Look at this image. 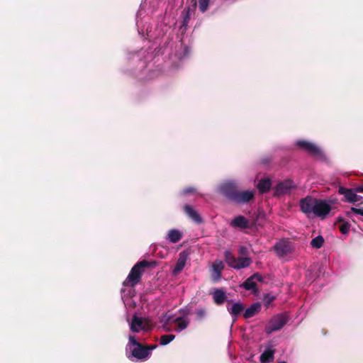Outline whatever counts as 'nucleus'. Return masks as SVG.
<instances>
[{
    "label": "nucleus",
    "instance_id": "nucleus-20",
    "mask_svg": "<svg viewBox=\"0 0 363 363\" xmlns=\"http://www.w3.org/2000/svg\"><path fill=\"white\" fill-rule=\"evenodd\" d=\"M182 233L177 229L169 230L167 234L166 239L172 242L177 243L182 238Z\"/></svg>",
    "mask_w": 363,
    "mask_h": 363
},
{
    "label": "nucleus",
    "instance_id": "nucleus-15",
    "mask_svg": "<svg viewBox=\"0 0 363 363\" xmlns=\"http://www.w3.org/2000/svg\"><path fill=\"white\" fill-rule=\"evenodd\" d=\"M338 191L340 194L344 195L346 200L350 203L358 202L359 198H362L361 196L356 194V189H346L343 186H340Z\"/></svg>",
    "mask_w": 363,
    "mask_h": 363
},
{
    "label": "nucleus",
    "instance_id": "nucleus-31",
    "mask_svg": "<svg viewBox=\"0 0 363 363\" xmlns=\"http://www.w3.org/2000/svg\"><path fill=\"white\" fill-rule=\"evenodd\" d=\"M192 191H193L192 188H187V189H184L183 193L186 194H189V193L191 192Z\"/></svg>",
    "mask_w": 363,
    "mask_h": 363
},
{
    "label": "nucleus",
    "instance_id": "nucleus-2",
    "mask_svg": "<svg viewBox=\"0 0 363 363\" xmlns=\"http://www.w3.org/2000/svg\"><path fill=\"white\" fill-rule=\"evenodd\" d=\"M219 191L228 199L236 203H245L252 200L255 196L254 190L242 191H236V185L232 182H227L219 186Z\"/></svg>",
    "mask_w": 363,
    "mask_h": 363
},
{
    "label": "nucleus",
    "instance_id": "nucleus-23",
    "mask_svg": "<svg viewBox=\"0 0 363 363\" xmlns=\"http://www.w3.org/2000/svg\"><path fill=\"white\" fill-rule=\"evenodd\" d=\"M260 309V304L257 303L252 304L250 308H247L244 312V317L249 318L254 316Z\"/></svg>",
    "mask_w": 363,
    "mask_h": 363
},
{
    "label": "nucleus",
    "instance_id": "nucleus-3",
    "mask_svg": "<svg viewBox=\"0 0 363 363\" xmlns=\"http://www.w3.org/2000/svg\"><path fill=\"white\" fill-rule=\"evenodd\" d=\"M160 327L165 332L174 330L180 333L185 330L190 323V319L187 314L176 316L174 315L164 314L160 317Z\"/></svg>",
    "mask_w": 363,
    "mask_h": 363
},
{
    "label": "nucleus",
    "instance_id": "nucleus-11",
    "mask_svg": "<svg viewBox=\"0 0 363 363\" xmlns=\"http://www.w3.org/2000/svg\"><path fill=\"white\" fill-rule=\"evenodd\" d=\"M262 277L258 274L255 273L249 277L242 285L241 286L244 287L246 290H252L254 294L257 293V289H256L257 282H262Z\"/></svg>",
    "mask_w": 363,
    "mask_h": 363
},
{
    "label": "nucleus",
    "instance_id": "nucleus-10",
    "mask_svg": "<svg viewBox=\"0 0 363 363\" xmlns=\"http://www.w3.org/2000/svg\"><path fill=\"white\" fill-rule=\"evenodd\" d=\"M274 250L279 257H283L293 250L291 242L286 240H281L275 244Z\"/></svg>",
    "mask_w": 363,
    "mask_h": 363
},
{
    "label": "nucleus",
    "instance_id": "nucleus-17",
    "mask_svg": "<svg viewBox=\"0 0 363 363\" xmlns=\"http://www.w3.org/2000/svg\"><path fill=\"white\" fill-rule=\"evenodd\" d=\"M187 259L188 254L186 252H182L179 253V258L172 272L174 275H177L181 271H182L185 267Z\"/></svg>",
    "mask_w": 363,
    "mask_h": 363
},
{
    "label": "nucleus",
    "instance_id": "nucleus-22",
    "mask_svg": "<svg viewBox=\"0 0 363 363\" xmlns=\"http://www.w3.org/2000/svg\"><path fill=\"white\" fill-rule=\"evenodd\" d=\"M272 186L271 180L268 178H265L263 179H261L258 184H257V189L259 191L260 193L263 194L269 190Z\"/></svg>",
    "mask_w": 363,
    "mask_h": 363
},
{
    "label": "nucleus",
    "instance_id": "nucleus-7",
    "mask_svg": "<svg viewBox=\"0 0 363 363\" xmlns=\"http://www.w3.org/2000/svg\"><path fill=\"white\" fill-rule=\"evenodd\" d=\"M130 329L133 333L147 331L150 330V323L147 319L134 315L130 323Z\"/></svg>",
    "mask_w": 363,
    "mask_h": 363
},
{
    "label": "nucleus",
    "instance_id": "nucleus-8",
    "mask_svg": "<svg viewBox=\"0 0 363 363\" xmlns=\"http://www.w3.org/2000/svg\"><path fill=\"white\" fill-rule=\"evenodd\" d=\"M286 321L287 320L284 315L281 314L277 315L269 320L265 328V332L267 334H271L274 331L279 330L286 323Z\"/></svg>",
    "mask_w": 363,
    "mask_h": 363
},
{
    "label": "nucleus",
    "instance_id": "nucleus-18",
    "mask_svg": "<svg viewBox=\"0 0 363 363\" xmlns=\"http://www.w3.org/2000/svg\"><path fill=\"white\" fill-rule=\"evenodd\" d=\"M275 350L272 345H269L260 355L261 363H270L274 360Z\"/></svg>",
    "mask_w": 363,
    "mask_h": 363
},
{
    "label": "nucleus",
    "instance_id": "nucleus-1",
    "mask_svg": "<svg viewBox=\"0 0 363 363\" xmlns=\"http://www.w3.org/2000/svg\"><path fill=\"white\" fill-rule=\"evenodd\" d=\"M300 206L302 212L308 217L314 216L325 218L331 211V206L329 202L310 196L303 199L300 202Z\"/></svg>",
    "mask_w": 363,
    "mask_h": 363
},
{
    "label": "nucleus",
    "instance_id": "nucleus-19",
    "mask_svg": "<svg viewBox=\"0 0 363 363\" xmlns=\"http://www.w3.org/2000/svg\"><path fill=\"white\" fill-rule=\"evenodd\" d=\"M212 295L213 301L217 305L223 304L227 298L225 291L223 289H216Z\"/></svg>",
    "mask_w": 363,
    "mask_h": 363
},
{
    "label": "nucleus",
    "instance_id": "nucleus-34",
    "mask_svg": "<svg viewBox=\"0 0 363 363\" xmlns=\"http://www.w3.org/2000/svg\"><path fill=\"white\" fill-rule=\"evenodd\" d=\"M360 203H363V197L362 196V198H359V201Z\"/></svg>",
    "mask_w": 363,
    "mask_h": 363
},
{
    "label": "nucleus",
    "instance_id": "nucleus-27",
    "mask_svg": "<svg viewBox=\"0 0 363 363\" xmlns=\"http://www.w3.org/2000/svg\"><path fill=\"white\" fill-rule=\"evenodd\" d=\"M196 313L199 319H202L206 315V311L203 308H199L196 311Z\"/></svg>",
    "mask_w": 363,
    "mask_h": 363
},
{
    "label": "nucleus",
    "instance_id": "nucleus-9",
    "mask_svg": "<svg viewBox=\"0 0 363 363\" xmlns=\"http://www.w3.org/2000/svg\"><path fill=\"white\" fill-rule=\"evenodd\" d=\"M296 144L299 148L306 150L313 156L323 157L322 150L314 143L306 140H298Z\"/></svg>",
    "mask_w": 363,
    "mask_h": 363
},
{
    "label": "nucleus",
    "instance_id": "nucleus-33",
    "mask_svg": "<svg viewBox=\"0 0 363 363\" xmlns=\"http://www.w3.org/2000/svg\"><path fill=\"white\" fill-rule=\"evenodd\" d=\"M240 253L241 254H244L245 253V248L244 247H241L240 248Z\"/></svg>",
    "mask_w": 363,
    "mask_h": 363
},
{
    "label": "nucleus",
    "instance_id": "nucleus-6",
    "mask_svg": "<svg viewBox=\"0 0 363 363\" xmlns=\"http://www.w3.org/2000/svg\"><path fill=\"white\" fill-rule=\"evenodd\" d=\"M147 266L145 262H140L136 264L131 269L126 279L123 281L124 286H133L140 279L143 269Z\"/></svg>",
    "mask_w": 363,
    "mask_h": 363
},
{
    "label": "nucleus",
    "instance_id": "nucleus-35",
    "mask_svg": "<svg viewBox=\"0 0 363 363\" xmlns=\"http://www.w3.org/2000/svg\"><path fill=\"white\" fill-rule=\"evenodd\" d=\"M279 363H286V362L283 361V362H280Z\"/></svg>",
    "mask_w": 363,
    "mask_h": 363
},
{
    "label": "nucleus",
    "instance_id": "nucleus-26",
    "mask_svg": "<svg viewBox=\"0 0 363 363\" xmlns=\"http://www.w3.org/2000/svg\"><path fill=\"white\" fill-rule=\"evenodd\" d=\"M209 0H199V6L201 12L204 13L208 7Z\"/></svg>",
    "mask_w": 363,
    "mask_h": 363
},
{
    "label": "nucleus",
    "instance_id": "nucleus-16",
    "mask_svg": "<svg viewBox=\"0 0 363 363\" xmlns=\"http://www.w3.org/2000/svg\"><path fill=\"white\" fill-rule=\"evenodd\" d=\"M230 225L241 230L247 229L250 228V220L243 216H238L230 221Z\"/></svg>",
    "mask_w": 363,
    "mask_h": 363
},
{
    "label": "nucleus",
    "instance_id": "nucleus-4",
    "mask_svg": "<svg viewBox=\"0 0 363 363\" xmlns=\"http://www.w3.org/2000/svg\"><path fill=\"white\" fill-rule=\"evenodd\" d=\"M128 340L126 351L130 352L131 356H128L130 359L146 360L150 357L151 352L157 347L156 345L147 347L143 346L134 335H129Z\"/></svg>",
    "mask_w": 363,
    "mask_h": 363
},
{
    "label": "nucleus",
    "instance_id": "nucleus-28",
    "mask_svg": "<svg viewBox=\"0 0 363 363\" xmlns=\"http://www.w3.org/2000/svg\"><path fill=\"white\" fill-rule=\"evenodd\" d=\"M123 301L125 306L134 307L135 306V303L130 298H125Z\"/></svg>",
    "mask_w": 363,
    "mask_h": 363
},
{
    "label": "nucleus",
    "instance_id": "nucleus-5",
    "mask_svg": "<svg viewBox=\"0 0 363 363\" xmlns=\"http://www.w3.org/2000/svg\"><path fill=\"white\" fill-rule=\"evenodd\" d=\"M225 259L229 267L240 269L249 267L252 260L249 257H235L230 251L225 252Z\"/></svg>",
    "mask_w": 363,
    "mask_h": 363
},
{
    "label": "nucleus",
    "instance_id": "nucleus-30",
    "mask_svg": "<svg viewBox=\"0 0 363 363\" xmlns=\"http://www.w3.org/2000/svg\"><path fill=\"white\" fill-rule=\"evenodd\" d=\"M340 230L342 233L346 234L349 231V226L346 224H343L340 227Z\"/></svg>",
    "mask_w": 363,
    "mask_h": 363
},
{
    "label": "nucleus",
    "instance_id": "nucleus-24",
    "mask_svg": "<svg viewBox=\"0 0 363 363\" xmlns=\"http://www.w3.org/2000/svg\"><path fill=\"white\" fill-rule=\"evenodd\" d=\"M324 242V239L322 236L319 235L313 238L311 242V245L313 247L315 248H320Z\"/></svg>",
    "mask_w": 363,
    "mask_h": 363
},
{
    "label": "nucleus",
    "instance_id": "nucleus-32",
    "mask_svg": "<svg viewBox=\"0 0 363 363\" xmlns=\"http://www.w3.org/2000/svg\"><path fill=\"white\" fill-rule=\"evenodd\" d=\"M356 191L358 192H363V186H359L356 189Z\"/></svg>",
    "mask_w": 363,
    "mask_h": 363
},
{
    "label": "nucleus",
    "instance_id": "nucleus-25",
    "mask_svg": "<svg viewBox=\"0 0 363 363\" xmlns=\"http://www.w3.org/2000/svg\"><path fill=\"white\" fill-rule=\"evenodd\" d=\"M175 335L172 334L164 335L161 336L160 344L161 345H166L174 340Z\"/></svg>",
    "mask_w": 363,
    "mask_h": 363
},
{
    "label": "nucleus",
    "instance_id": "nucleus-14",
    "mask_svg": "<svg viewBox=\"0 0 363 363\" xmlns=\"http://www.w3.org/2000/svg\"><path fill=\"white\" fill-rule=\"evenodd\" d=\"M295 187L294 182L291 180L284 181L275 188V195L280 196L286 194H289Z\"/></svg>",
    "mask_w": 363,
    "mask_h": 363
},
{
    "label": "nucleus",
    "instance_id": "nucleus-29",
    "mask_svg": "<svg viewBox=\"0 0 363 363\" xmlns=\"http://www.w3.org/2000/svg\"><path fill=\"white\" fill-rule=\"evenodd\" d=\"M351 211L356 214L361 215L362 216H363V208L352 207Z\"/></svg>",
    "mask_w": 363,
    "mask_h": 363
},
{
    "label": "nucleus",
    "instance_id": "nucleus-12",
    "mask_svg": "<svg viewBox=\"0 0 363 363\" xmlns=\"http://www.w3.org/2000/svg\"><path fill=\"white\" fill-rule=\"evenodd\" d=\"M228 302L227 310L231 315L233 321H235L238 316L243 311L244 305L240 302H233L231 300Z\"/></svg>",
    "mask_w": 363,
    "mask_h": 363
},
{
    "label": "nucleus",
    "instance_id": "nucleus-13",
    "mask_svg": "<svg viewBox=\"0 0 363 363\" xmlns=\"http://www.w3.org/2000/svg\"><path fill=\"white\" fill-rule=\"evenodd\" d=\"M224 268V264L220 260H216L210 268L211 279L213 282L220 279L221 272Z\"/></svg>",
    "mask_w": 363,
    "mask_h": 363
},
{
    "label": "nucleus",
    "instance_id": "nucleus-21",
    "mask_svg": "<svg viewBox=\"0 0 363 363\" xmlns=\"http://www.w3.org/2000/svg\"><path fill=\"white\" fill-rule=\"evenodd\" d=\"M184 211L189 217L197 223H201V218L197 211L194 210L191 206L186 205L184 206Z\"/></svg>",
    "mask_w": 363,
    "mask_h": 363
}]
</instances>
